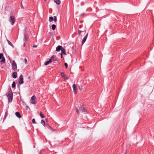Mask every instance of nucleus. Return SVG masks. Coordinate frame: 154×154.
<instances>
[{
  "mask_svg": "<svg viewBox=\"0 0 154 154\" xmlns=\"http://www.w3.org/2000/svg\"><path fill=\"white\" fill-rule=\"evenodd\" d=\"M41 124H42L45 127V121L43 120H42L41 122Z\"/></svg>",
  "mask_w": 154,
  "mask_h": 154,
  "instance_id": "6ab92c4d",
  "label": "nucleus"
},
{
  "mask_svg": "<svg viewBox=\"0 0 154 154\" xmlns=\"http://www.w3.org/2000/svg\"><path fill=\"white\" fill-rule=\"evenodd\" d=\"M61 75L62 77H64L65 76V74L63 73H61Z\"/></svg>",
  "mask_w": 154,
  "mask_h": 154,
  "instance_id": "cd10ccee",
  "label": "nucleus"
},
{
  "mask_svg": "<svg viewBox=\"0 0 154 154\" xmlns=\"http://www.w3.org/2000/svg\"><path fill=\"white\" fill-rule=\"evenodd\" d=\"M82 32V31L80 30H79V32H78V34L79 35H81V33Z\"/></svg>",
  "mask_w": 154,
  "mask_h": 154,
  "instance_id": "473e14b6",
  "label": "nucleus"
},
{
  "mask_svg": "<svg viewBox=\"0 0 154 154\" xmlns=\"http://www.w3.org/2000/svg\"><path fill=\"white\" fill-rule=\"evenodd\" d=\"M32 122L33 123H35V120L34 119H32Z\"/></svg>",
  "mask_w": 154,
  "mask_h": 154,
  "instance_id": "c85d7f7f",
  "label": "nucleus"
},
{
  "mask_svg": "<svg viewBox=\"0 0 154 154\" xmlns=\"http://www.w3.org/2000/svg\"><path fill=\"white\" fill-rule=\"evenodd\" d=\"M63 47L62 46L60 45H58L57 47L56 51H57L59 52L60 51V50H61V49Z\"/></svg>",
  "mask_w": 154,
  "mask_h": 154,
  "instance_id": "0eeeda50",
  "label": "nucleus"
},
{
  "mask_svg": "<svg viewBox=\"0 0 154 154\" xmlns=\"http://www.w3.org/2000/svg\"><path fill=\"white\" fill-rule=\"evenodd\" d=\"M9 21L12 25H14L15 21V18L14 16H10Z\"/></svg>",
  "mask_w": 154,
  "mask_h": 154,
  "instance_id": "f03ea898",
  "label": "nucleus"
},
{
  "mask_svg": "<svg viewBox=\"0 0 154 154\" xmlns=\"http://www.w3.org/2000/svg\"><path fill=\"white\" fill-rule=\"evenodd\" d=\"M51 59V61H56L57 60V59L56 58V57L55 55H53L52 57H51V59Z\"/></svg>",
  "mask_w": 154,
  "mask_h": 154,
  "instance_id": "1a4fd4ad",
  "label": "nucleus"
},
{
  "mask_svg": "<svg viewBox=\"0 0 154 154\" xmlns=\"http://www.w3.org/2000/svg\"><path fill=\"white\" fill-rule=\"evenodd\" d=\"M3 56V54L1 53L0 54V59H1L2 57Z\"/></svg>",
  "mask_w": 154,
  "mask_h": 154,
  "instance_id": "393cba45",
  "label": "nucleus"
},
{
  "mask_svg": "<svg viewBox=\"0 0 154 154\" xmlns=\"http://www.w3.org/2000/svg\"><path fill=\"white\" fill-rule=\"evenodd\" d=\"M23 83V75H21L20 76L19 79V84L20 85Z\"/></svg>",
  "mask_w": 154,
  "mask_h": 154,
  "instance_id": "39448f33",
  "label": "nucleus"
},
{
  "mask_svg": "<svg viewBox=\"0 0 154 154\" xmlns=\"http://www.w3.org/2000/svg\"><path fill=\"white\" fill-rule=\"evenodd\" d=\"M64 65H65V67L66 68H67V67H68V64H67V63H65Z\"/></svg>",
  "mask_w": 154,
  "mask_h": 154,
  "instance_id": "a878e982",
  "label": "nucleus"
},
{
  "mask_svg": "<svg viewBox=\"0 0 154 154\" xmlns=\"http://www.w3.org/2000/svg\"><path fill=\"white\" fill-rule=\"evenodd\" d=\"M17 72H14L12 74V77L13 78L15 79L17 77Z\"/></svg>",
  "mask_w": 154,
  "mask_h": 154,
  "instance_id": "ddd939ff",
  "label": "nucleus"
},
{
  "mask_svg": "<svg viewBox=\"0 0 154 154\" xmlns=\"http://www.w3.org/2000/svg\"><path fill=\"white\" fill-rule=\"evenodd\" d=\"M37 47V46L36 45H34L33 46V47L34 48H36Z\"/></svg>",
  "mask_w": 154,
  "mask_h": 154,
  "instance_id": "f704fd0d",
  "label": "nucleus"
},
{
  "mask_svg": "<svg viewBox=\"0 0 154 154\" xmlns=\"http://www.w3.org/2000/svg\"><path fill=\"white\" fill-rule=\"evenodd\" d=\"M84 4L83 2H82L81 3V5H82Z\"/></svg>",
  "mask_w": 154,
  "mask_h": 154,
  "instance_id": "58836bf2",
  "label": "nucleus"
},
{
  "mask_svg": "<svg viewBox=\"0 0 154 154\" xmlns=\"http://www.w3.org/2000/svg\"><path fill=\"white\" fill-rule=\"evenodd\" d=\"M48 128L50 129H52V128L50 126H48Z\"/></svg>",
  "mask_w": 154,
  "mask_h": 154,
  "instance_id": "c9c22d12",
  "label": "nucleus"
},
{
  "mask_svg": "<svg viewBox=\"0 0 154 154\" xmlns=\"http://www.w3.org/2000/svg\"><path fill=\"white\" fill-rule=\"evenodd\" d=\"M45 120H46V121H47V122H48V120L46 118V119H45Z\"/></svg>",
  "mask_w": 154,
  "mask_h": 154,
  "instance_id": "ea45409f",
  "label": "nucleus"
},
{
  "mask_svg": "<svg viewBox=\"0 0 154 154\" xmlns=\"http://www.w3.org/2000/svg\"><path fill=\"white\" fill-rule=\"evenodd\" d=\"M15 86H16V83H15V82H13L12 84V87L13 88H14L15 87Z\"/></svg>",
  "mask_w": 154,
  "mask_h": 154,
  "instance_id": "aec40b11",
  "label": "nucleus"
},
{
  "mask_svg": "<svg viewBox=\"0 0 154 154\" xmlns=\"http://www.w3.org/2000/svg\"><path fill=\"white\" fill-rule=\"evenodd\" d=\"M75 109H76V111L77 113V114H78L79 112V111L78 109V108H76Z\"/></svg>",
  "mask_w": 154,
  "mask_h": 154,
  "instance_id": "7c9ffc66",
  "label": "nucleus"
},
{
  "mask_svg": "<svg viewBox=\"0 0 154 154\" xmlns=\"http://www.w3.org/2000/svg\"><path fill=\"white\" fill-rule=\"evenodd\" d=\"M53 20V17H49V21L50 22H51Z\"/></svg>",
  "mask_w": 154,
  "mask_h": 154,
  "instance_id": "412c9836",
  "label": "nucleus"
},
{
  "mask_svg": "<svg viewBox=\"0 0 154 154\" xmlns=\"http://www.w3.org/2000/svg\"><path fill=\"white\" fill-rule=\"evenodd\" d=\"M24 60L25 63L26 64L27 63V60L26 58H25Z\"/></svg>",
  "mask_w": 154,
  "mask_h": 154,
  "instance_id": "72a5a7b5",
  "label": "nucleus"
},
{
  "mask_svg": "<svg viewBox=\"0 0 154 154\" xmlns=\"http://www.w3.org/2000/svg\"><path fill=\"white\" fill-rule=\"evenodd\" d=\"M8 98V100L9 102H11L12 100V98L13 97V94L11 91H8L7 95Z\"/></svg>",
  "mask_w": 154,
  "mask_h": 154,
  "instance_id": "f257e3e1",
  "label": "nucleus"
},
{
  "mask_svg": "<svg viewBox=\"0 0 154 154\" xmlns=\"http://www.w3.org/2000/svg\"><path fill=\"white\" fill-rule=\"evenodd\" d=\"M40 116L42 118H44L45 116H44V115L42 113V112H41L40 113Z\"/></svg>",
  "mask_w": 154,
  "mask_h": 154,
  "instance_id": "5701e85b",
  "label": "nucleus"
},
{
  "mask_svg": "<svg viewBox=\"0 0 154 154\" xmlns=\"http://www.w3.org/2000/svg\"><path fill=\"white\" fill-rule=\"evenodd\" d=\"M30 103L33 104H35L36 103V98L35 95H33L30 99Z\"/></svg>",
  "mask_w": 154,
  "mask_h": 154,
  "instance_id": "7ed1b4c3",
  "label": "nucleus"
},
{
  "mask_svg": "<svg viewBox=\"0 0 154 154\" xmlns=\"http://www.w3.org/2000/svg\"><path fill=\"white\" fill-rule=\"evenodd\" d=\"M61 53L64 55H66V51L65 48H62L61 50Z\"/></svg>",
  "mask_w": 154,
  "mask_h": 154,
  "instance_id": "9d476101",
  "label": "nucleus"
},
{
  "mask_svg": "<svg viewBox=\"0 0 154 154\" xmlns=\"http://www.w3.org/2000/svg\"><path fill=\"white\" fill-rule=\"evenodd\" d=\"M54 21L56 22L57 21V17L56 16L54 17V19H53Z\"/></svg>",
  "mask_w": 154,
  "mask_h": 154,
  "instance_id": "b1692460",
  "label": "nucleus"
},
{
  "mask_svg": "<svg viewBox=\"0 0 154 154\" xmlns=\"http://www.w3.org/2000/svg\"><path fill=\"white\" fill-rule=\"evenodd\" d=\"M7 116V112H5V114L4 120L5 119V118Z\"/></svg>",
  "mask_w": 154,
  "mask_h": 154,
  "instance_id": "bb28decb",
  "label": "nucleus"
},
{
  "mask_svg": "<svg viewBox=\"0 0 154 154\" xmlns=\"http://www.w3.org/2000/svg\"><path fill=\"white\" fill-rule=\"evenodd\" d=\"M81 110L82 112H87L86 109L83 106L81 107Z\"/></svg>",
  "mask_w": 154,
  "mask_h": 154,
  "instance_id": "9b49d317",
  "label": "nucleus"
},
{
  "mask_svg": "<svg viewBox=\"0 0 154 154\" xmlns=\"http://www.w3.org/2000/svg\"><path fill=\"white\" fill-rule=\"evenodd\" d=\"M61 58H62V57H63V55H62V53H61Z\"/></svg>",
  "mask_w": 154,
  "mask_h": 154,
  "instance_id": "4c0bfd02",
  "label": "nucleus"
},
{
  "mask_svg": "<svg viewBox=\"0 0 154 154\" xmlns=\"http://www.w3.org/2000/svg\"><path fill=\"white\" fill-rule=\"evenodd\" d=\"M30 76H29V77H28V79H30Z\"/></svg>",
  "mask_w": 154,
  "mask_h": 154,
  "instance_id": "a19ab883",
  "label": "nucleus"
},
{
  "mask_svg": "<svg viewBox=\"0 0 154 154\" xmlns=\"http://www.w3.org/2000/svg\"><path fill=\"white\" fill-rule=\"evenodd\" d=\"M12 68L13 70L15 71L17 69V66L16 63L14 60H13L12 61Z\"/></svg>",
  "mask_w": 154,
  "mask_h": 154,
  "instance_id": "20e7f679",
  "label": "nucleus"
},
{
  "mask_svg": "<svg viewBox=\"0 0 154 154\" xmlns=\"http://www.w3.org/2000/svg\"><path fill=\"white\" fill-rule=\"evenodd\" d=\"M88 35V34L87 33V35L85 36H84V38L82 41V44H83L85 42V41L87 38Z\"/></svg>",
  "mask_w": 154,
  "mask_h": 154,
  "instance_id": "6e6552de",
  "label": "nucleus"
},
{
  "mask_svg": "<svg viewBox=\"0 0 154 154\" xmlns=\"http://www.w3.org/2000/svg\"><path fill=\"white\" fill-rule=\"evenodd\" d=\"M51 130H53V129L52 128V129H51Z\"/></svg>",
  "mask_w": 154,
  "mask_h": 154,
  "instance_id": "37998d69",
  "label": "nucleus"
},
{
  "mask_svg": "<svg viewBox=\"0 0 154 154\" xmlns=\"http://www.w3.org/2000/svg\"><path fill=\"white\" fill-rule=\"evenodd\" d=\"M25 44L24 43V46H25Z\"/></svg>",
  "mask_w": 154,
  "mask_h": 154,
  "instance_id": "79ce46f5",
  "label": "nucleus"
},
{
  "mask_svg": "<svg viewBox=\"0 0 154 154\" xmlns=\"http://www.w3.org/2000/svg\"><path fill=\"white\" fill-rule=\"evenodd\" d=\"M45 1H47V0H45Z\"/></svg>",
  "mask_w": 154,
  "mask_h": 154,
  "instance_id": "c03bdc74",
  "label": "nucleus"
},
{
  "mask_svg": "<svg viewBox=\"0 0 154 154\" xmlns=\"http://www.w3.org/2000/svg\"><path fill=\"white\" fill-rule=\"evenodd\" d=\"M79 88L80 90H82V86H79Z\"/></svg>",
  "mask_w": 154,
  "mask_h": 154,
  "instance_id": "c756f323",
  "label": "nucleus"
},
{
  "mask_svg": "<svg viewBox=\"0 0 154 154\" xmlns=\"http://www.w3.org/2000/svg\"><path fill=\"white\" fill-rule=\"evenodd\" d=\"M21 8H23V5H22V4H21Z\"/></svg>",
  "mask_w": 154,
  "mask_h": 154,
  "instance_id": "e433bc0d",
  "label": "nucleus"
},
{
  "mask_svg": "<svg viewBox=\"0 0 154 154\" xmlns=\"http://www.w3.org/2000/svg\"><path fill=\"white\" fill-rule=\"evenodd\" d=\"M8 42V44L11 45V46L12 47H14V45H13L7 39V40Z\"/></svg>",
  "mask_w": 154,
  "mask_h": 154,
  "instance_id": "dca6fc26",
  "label": "nucleus"
},
{
  "mask_svg": "<svg viewBox=\"0 0 154 154\" xmlns=\"http://www.w3.org/2000/svg\"><path fill=\"white\" fill-rule=\"evenodd\" d=\"M51 59H50L48 61L45 62L44 64L45 66L51 63Z\"/></svg>",
  "mask_w": 154,
  "mask_h": 154,
  "instance_id": "f8f14e48",
  "label": "nucleus"
},
{
  "mask_svg": "<svg viewBox=\"0 0 154 154\" xmlns=\"http://www.w3.org/2000/svg\"><path fill=\"white\" fill-rule=\"evenodd\" d=\"M52 29L53 30H54L56 27V26L54 24H52L51 26Z\"/></svg>",
  "mask_w": 154,
  "mask_h": 154,
  "instance_id": "a211bd4d",
  "label": "nucleus"
},
{
  "mask_svg": "<svg viewBox=\"0 0 154 154\" xmlns=\"http://www.w3.org/2000/svg\"><path fill=\"white\" fill-rule=\"evenodd\" d=\"M54 2L57 5H59L60 4V0H54Z\"/></svg>",
  "mask_w": 154,
  "mask_h": 154,
  "instance_id": "2eb2a0df",
  "label": "nucleus"
},
{
  "mask_svg": "<svg viewBox=\"0 0 154 154\" xmlns=\"http://www.w3.org/2000/svg\"><path fill=\"white\" fill-rule=\"evenodd\" d=\"M72 88H73L74 93L75 94H76L77 92V89L76 85L75 84H73L72 85Z\"/></svg>",
  "mask_w": 154,
  "mask_h": 154,
  "instance_id": "423d86ee",
  "label": "nucleus"
},
{
  "mask_svg": "<svg viewBox=\"0 0 154 154\" xmlns=\"http://www.w3.org/2000/svg\"><path fill=\"white\" fill-rule=\"evenodd\" d=\"M28 37L26 35H24V39L26 41H27L28 40Z\"/></svg>",
  "mask_w": 154,
  "mask_h": 154,
  "instance_id": "4be33fe9",
  "label": "nucleus"
},
{
  "mask_svg": "<svg viewBox=\"0 0 154 154\" xmlns=\"http://www.w3.org/2000/svg\"><path fill=\"white\" fill-rule=\"evenodd\" d=\"M15 115L18 118H20L21 117L20 113L18 112H16L15 113Z\"/></svg>",
  "mask_w": 154,
  "mask_h": 154,
  "instance_id": "4468645a",
  "label": "nucleus"
},
{
  "mask_svg": "<svg viewBox=\"0 0 154 154\" xmlns=\"http://www.w3.org/2000/svg\"><path fill=\"white\" fill-rule=\"evenodd\" d=\"M5 59L4 57H3L2 58V60H1V63H3L5 62Z\"/></svg>",
  "mask_w": 154,
  "mask_h": 154,
  "instance_id": "f3484780",
  "label": "nucleus"
},
{
  "mask_svg": "<svg viewBox=\"0 0 154 154\" xmlns=\"http://www.w3.org/2000/svg\"><path fill=\"white\" fill-rule=\"evenodd\" d=\"M64 79L65 80H68V78L66 76H64Z\"/></svg>",
  "mask_w": 154,
  "mask_h": 154,
  "instance_id": "2f4dec72",
  "label": "nucleus"
}]
</instances>
